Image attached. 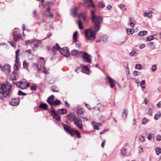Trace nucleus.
I'll return each mask as SVG.
<instances>
[{"label": "nucleus", "mask_w": 161, "mask_h": 161, "mask_svg": "<svg viewBox=\"0 0 161 161\" xmlns=\"http://www.w3.org/2000/svg\"><path fill=\"white\" fill-rule=\"evenodd\" d=\"M91 19L93 25L94 31L92 29H88L85 31L86 37L88 40H94L96 38V34L100 30L102 25L103 19L100 15H96L93 10L90 13Z\"/></svg>", "instance_id": "1"}, {"label": "nucleus", "mask_w": 161, "mask_h": 161, "mask_svg": "<svg viewBox=\"0 0 161 161\" xmlns=\"http://www.w3.org/2000/svg\"><path fill=\"white\" fill-rule=\"evenodd\" d=\"M12 85L8 82H5L0 85V99L3 100L11 94Z\"/></svg>", "instance_id": "2"}, {"label": "nucleus", "mask_w": 161, "mask_h": 161, "mask_svg": "<svg viewBox=\"0 0 161 161\" xmlns=\"http://www.w3.org/2000/svg\"><path fill=\"white\" fill-rule=\"evenodd\" d=\"M63 127L67 133L70 134L71 136H73L76 134L78 138L81 137L80 134L77 130H75L69 126L66 125H64Z\"/></svg>", "instance_id": "3"}, {"label": "nucleus", "mask_w": 161, "mask_h": 161, "mask_svg": "<svg viewBox=\"0 0 161 161\" xmlns=\"http://www.w3.org/2000/svg\"><path fill=\"white\" fill-rule=\"evenodd\" d=\"M20 52V50L18 49L15 51V61L16 63H15L14 64V70H17L19 69V66L18 63L19 62V53Z\"/></svg>", "instance_id": "4"}, {"label": "nucleus", "mask_w": 161, "mask_h": 161, "mask_svg": "<svg viewBox=\"0 0 161 161\" xmlns=\"http://www.w3.org/2000/svg\"><path fill=\"white\" fill-rule=\"evenodd\" d=\"M20 99L19 97H16L11 99L9 103L10 105L13 106H16L19 103Z\"/></svg>", "instance_id": "5"}, {"label": "nucleus", "mask_w": 161, "mask_h": 161, "mask_svg": "<svg viewBox=\"0 0 161 161\" xmlns=\"http://www.w3.org/2000/svg\"><path fill=\"white\" fill-rule=\"evenodd\" d=\"M60 52L61 54L66 57H69L70 53L67 47H64L60 49Z\"/></svg>", "instance_id": "6"}, {"label": "nucleus", "mask_w": 161, "mask_h": 161, "mask_svg": "<svg viewBox=\"0 0 161 161\" xmlns=\"http://www.w3.org/2000/svg\"><path fill=\"white\" fill-rule=\"evenodd\" d=\"M82 58L84 61L87 63H91L92 60L90 55L86 52H84L82 55Z\"/></svg>", "instance_id": "7"}, {"label": "nucleus", "mask_w": 161, "mask_h": 161, "mask_svg": "<svg viewBox=\"0 0 161 161\" xmlns=\"http://www.w3.org/2000/svg\"><path fill=\"white\" fill-rule=\"evenodd\" d=\"M50 111L51 112V115L53 118L59 121L60 120V116L58 115L53 108H52V109L50 110Z\"/></svg>", "instance_id": "8"}, {"label": "nucleus", "mask_w": 161, "mask_h": 161, "mask_svg": "<svg viewBox=\"0 0 161 161\" xmlns=\"http://www.w3.org/2000/svg\"><path fill=\"white\" fill-rule=\"evenodd\" d=\"M74 124L75 125L80 129L83 128L82 122L80 118H76L75 120Z\"/></svg>", "instance_id": "9"}, {"label": "nucleus", "mask_w": 161, "mask_h": 161, "mask_svg": "<svg viewBox=\"0 0 161 161\" xmlns=\"http://www.w3.org/2000/svg\"><path fill=\"white\" fill-rule=\"evenodd\" d=\"M41 64L42 62L39 61L36 63H33V66L35 69H38V71H40L42 68V66L44 65L43 63L42 65Z\"/></svg>", "instance_id": "10"}, {"label": "nucleus", "mask_w": 161, "mask_h": 161, "mask_svg": "<svg viewBox=\"0 0 161 161\" xmlns=\"http://www.w3.org/2000/svg\"><path fill=\"white\" fill-rule=\"evenodd\" d=\"M1 68L3 72L7 74H8L11 72V67L8 64L5 65L3 67H2Z\"/></svg>", "instance_id": "11"}, {"label": "nucleus", "mask_w": 161, "mask_h": 161, "mask_svg": "<svg viewBox=\"0 0 161 161\" xmlns=\"http://www.w3.org/2000/svg\"><path fill=\"white\" fill-rule=\"evenodd\" d=\"M83 53L82 51L78 52V51L76 50H73L71 51V54L74 56L75 57H80Z\"/></svg>", "instance_id": "12"}, {"label": "nucleus", "mask_w": 161, "mask_h": 161, "mask_svg": "<svg viewBox=\"0 0 161 161\" xmlns=\"http://www.w3.org/2000/svg\"><path fill=\"white\" fill-rule=\"evenodd\" d=\"M41 43L40 40L36 39L31 40V44H33L34 46V48L37 47L39 46L38 44H41Z\"/></svg>", "instance_id": "13"}, {"label": "nucleus", "mask_w": 161, "mask_h": 161, "mask_svg": "<svg viewBox=\"0 0 161 161\" xmlns=\"http://www.w3.org/2000/svg\"><path fill=\"white\" fill-rule=\"evenodd\" d=\"M76 113L78 115H82L84 111L83 108L81 106L78 105L76 109Z\"/></svg>", "instance_id": "14"}, {"label": "nucleus", "mask_w": 161, "mask_h": 161, "mask_svg": "<svg viewBox=\"0 0 161 161\" xmlns=\"http://www.w3.org/2000/svg\"><path fill=\"white\" fill-rule=\"evenodd\" d=\"M107 77L108 80V81L110 83V86L112 88H113L114 86L115 81L113 79L110 77L108 76H107Z\"/></svg>", "instance_id": "15"}, {"label": "nucleus", "mask_w": 161, "mask_h": 161, "mask_svg": "<svg viewBox=\"0 0 161 161\" xmlns=\"http://www.w3.org/2000/svg\"><path fill=\"white\" fill-rule=\"evenodd\" d=\"M54 95H52L49 96L47 98V102L50 105L52 104V103L54 101Z\"/></svg>", "instance_id": "16"}, {"label": "nucleus", "mask_w": 161, "mask_h": 161, "mask_svg": "<svg viewBox=\"0 0 161 161\" xmlns=\"http://www.w3.org/2000/svg\"><path fill=\"white\" fill-rule=\"evenodd\" d=\"M26 82L25 80L23 79L22 81H20L16 83V85L18 87L20 88L21 85L24 86L25 84V83Z\"/></svg>", "instance_id": "17"}, {"label": "nucleus", "mask_w": 161, "mask_h": 161, "mask_svg": "<svg viewBox=\"0 0 161 161\" xmlns=\"http://www.w3.org/2000/svg\"><path fill=\"white\" fill-rule=\"evenodd\" d=\"M17 75V73L15 70L12 73V74L10 77V79L12 80H15L16 79V76Z\"/></svg>", "instance_id": "18"}, {"label": "nucleus", "mask_w": 161, "mask_h": 161, "mask_svg": "<svg viewBox=\"0 0 161 161\" xmlns=\"http://www.w3.org/2000/svg\"><path fill=\"white\" fill-rule=\"evenodd\" d=\"M61 104V101L58 99L54 100L52 103V104L50 105L51 106H58Z\"/></svg>", "instance_id": "19"}, {"label": "nucleus", "mask_w": 161, "mask_h": 161, "mask_svg": "<svg viewBox=\"0 0 161 161\" xmlns=\"http://www.w3.org/2000/svg\"><path fill=\"white\" fill-rule=\"evenodd\" d=\"M82 71L83 73L87 74L89 71V69L87 65H83L82 67Z\"/></svg>", "instance_id": "20"}, {"label": "nucleus", "mask_w": 161, "mask_h": 161, "mask_svg": "<svg viewBox=\"0 0 161 161\" xmlns=\"http://www.w3.org/2000/svg\"><path fill=\"white\" fill-rule=\"evenodd\" d=\"M127 111V109L126 108H124L123 109L122 115V117L123 119H125L126 118L128 114Z\"/></svg>", "instance_id": "21"}, {"label": "nucleus", "mask_w": 161, "mask_h": 161, "mask_svg": "<svg viewBox=\"0 0 161 161\" xmlns=\"http://www.w3.org/2000/svg\"><path fill=\"white\" fill-rule=\"evenodd\" d=\"M68 119L69 121H74L76 117H74L73 114H70L67 116Z\"/></svg>", "instance_id": "22"}, {"label": "nucleus", "mask_w": 161, "mask_h": 161, "mask_svg": "<svg viewBox=\"0 0 161 161\" xmlns=\"http://www.w3.org/2000/svg\"><path fill=\"white\" fill-rule=\"evenodd\" d=\"M22 36L20 34L15 35H13V37L14 40L15 41H17L21 39L22 38Z\"/></svg>", "instance_id": "23"}, {"label": "nucleus", "mask_w": 161, "mask_h": 161, "mask_svg": "<svg viewBox=\"0 0 161 161\" xmlns=\"http://www.w3.org/2000/svg\"><path fill=\"white\" fill-rule=\"evenodd\" d=\"M39 107L40 108H42L44 110H46L48 108V105L47 104L44 103H42L39 106Z\"/></svg>", "instance_id": "24"}, {"label": "nucleus", "mask_w": 161, "mask_h": 161, "mask_svg": "<svg viewBox=\"0 0 161 161\" xmlns=\"http://www.w3.org/2000/svg\"><path fill=\"white\" fill-rule=\"evenodd\" d=\"M155 135V132L150 133L148 135V139L149 140H151V139H153V140L154 141Z\"/></svg>", "instance_id": "25"}, {"label": "nucleus", "mask_w": 161, "mask_h": 161, "mask_svg": "<svg viewBox=\"0 0 161 161\" xmlns=\"http://www.w3.org/2000/svg\"><path fill=\"white\" fill-rule=\"evenodd\" d=\"M58 114H63L67 113V111L64 108H62L59 109L58 111Z\"/></svg>", "instance_id": "26"}, {"label": "nucleus", "mask_w": 161, "mask_h": 161, "mask_svg": "<svg viewBox=\"0 0 161 161\" xmlns=\"http://www.w3.org/2000/svg\"><path fill=\"white\" fill-rule=\"evenodd\" d=\"M71 15L72 16L77 17V9H75L71 10Z\"/></svg>", "instance_id": "27"}, {"label": "nucleus", "mask_w": 161, "mask_h": 161, "mask_svg": "<svg viewBox=\"0 0 161 161\" xmlns=\"http://www.w3.org/2000/svg\"><path fill=\"white\" fill-rule=\"evenodd\" d=\"M147 31H141L138 33V35L139 36H143L146 35L147 33Z\"/></svg>", "instance_id": "28"}, {"label": "nucleus", "mask_w": 161, "mask_h": 161, "mask_svg": "<svg viewBox=\"0 0 161 161\" xmlns=\"http://www.w3.org/2000/svg\"><path fill=\"white\" fill-rule=\"evenodd\" d=\"M78 36V32L76 31L73 34V42H76L77 40V38Z\"/></svg>", "instance_id": "29"}, {"label": "nucleus", "mask_w": 161, "mask_h": 161, "mask_svg": "<svg viewBox=\"0 0 161 161\" xmlns=\"http://www.w3.org/2000/svg\"><path fill=\"white\" fill-rule=\"evenodd\" d=\"M126 32L127 34L128 35L132 34L134 32V29H131L128 28L126 29Z\"/></svg>", "instance_id": "30"}, {"label": "nucleus", "mask_w": 161, "mask_h": 161, "mask_svg": "<svg viewBox=\"0 0 161 161\" xmlns=\"http://www.w3.org/2000/svg\"><path fill=\"white\" fill-rule=\"evenodd\" d=\"M50 8L49 6H48V7L47 8L46 10H43L42 11V15L44 16H47V15L46 14V12L47 11L49 13H50Z\"/></svg>", "instance_id": "31"}, {"label": "nucleus", "mask_w": 161, "mask_h": 161, "mask_svg": "<svg viewBox=\"0 0 161 161\" xmlns=\"http://www.w3.org/2000/svg\"><path fill=\"white\" fill-rule=\"evenodd\" d=\"M92 125L95 130H98L99 129V128L97 124H95V122H92Z\"/></svg>", "instance_id": "32"}, {"label": "nucleus", "mask_w": 161, "mask_h": 161, "mask_svg": "<svg viewBox=\"0 0 161 161\" xmlns=\"http://www.w3.org/2000/svg\"><path fill=\"white\" fill-rule=\"evenodd\" d=\"M98 7L99 8H103L105 7V4L103 1H101L98 3Z\"/></svg>", "instance_id": "33"}, {"label": "nucleus", "mask_w": 161, "mask_h": 161, "mask_svg": "<svg viewBox=\"0 0 161 161\" xmlns=\"http://www.w3.org/2000/svg\"><path fill=\"white\" fill-rule=\"evenodd\" d=\"M146 113L150 115L152 114V110L150 108H147L146 110Z\"/></svg>", "instance_id": "34"}, {"label": "nucleus", "mask_w": 161, "mask_h": 161, "mask_svg": "<svg viewBox=\"0 0 161 161\" xmlns=\"http://www.w3.org/2000/svg\"><path fill=\"white\" fill-rule=\"evenodd\" d=\"M148 45H149L150 46L151 48L152 49H155V45L154 44V43L153 42H149Z\"/></svg>", "instance_id": "35"}, {"label": "nucleus", "mask_w": 161, "mask_h": 161, "mask_svg": "<svg viewBox=\"0 0 161 161\" xmlns=\"http://www.w3.org/2000/svg\"><path fill=\"white\" fill-rule=\"evenodd\" d=\"M155 151L157 155H159L161 153V148L159 147H157L155 149Z\"/></svg>", "instance_id": "36"}, {"label": "nucleus", "mask_w": 161, "mask_h": 161, "mask_svg": "<svg viewBox=\"0 0 161 161\" xmlns=\"http://www.w3.org/2000/svg\"><path fill=\"white\" fill-rule=\"evenodd\" d=\"M60 48V47L58 43H56L55 45V46H53L52 48V50L53 51L54 49L57 50H58Z\"/></svg>", "instance_id": "37"}, {"label": "nucleus", "mask_w": 161, "mask_h": 161, "mask_svg": "<svg viewBox=\"0 0 161 161\" xmlns=\"http://www.w3.org/2000/svg\"><path fill=\"white\" fill-rule=\"evenodd\" d=\"M29 65L28 63L25 60L23 61V67L25 69L28 68Z\"/></svg>", "instance_id": "38"}, {"label": "nucleus", "mask_w": 161, "mask_h": 161, "mask_svg": "<svg viewBox=\"0 0 161 161\" xmlns=\"http://www.w3.org/2000/svg\"><path fill=\"white\" fill-rule=\"evenodd\" d=\"M143 15L145 16L148 17L150 18L152 16V14H150V12H145L144 13Z\"/></svg>", "instance_id": "39"}, {"label": "nucleus", "mask_w": 161, "mask_h": 161, "mask_svg": "<svg viewBox=\"0 0 161 161\" xmlns=\"http://www.w3.org/2000/svg\"><path fill=\"white\" fill-rule=\"evenodd\" d=\"M126 149L125 148H122L121 150V154L124 156H125L126 155Z\"/></svg>", "instance_id": "40"}, {"label": "nucleus", "mask_w": 161, "mask_h": 161, "mask_svg": "<svg viewBox=\"0 0 161 161\" xmlns=\"http://www.w3.org/2000/svg\"><path fill=\"white\" fill-rule=\"evenodd\" d=\"M123 65L124 66H125V68L126 69H128V74H129L130 73V71L129 70V69L128 68V62H124L123 63Z\"/></svg>", "instance_id": "41"}, {"label": "nucleus", "mask_w": 161, "mask_h": 161, "mask_svg": "<svg viewBox=\"0 0 161 161\" xmlns=\"http://www.w3.org/2000/svg\"><path fill=\"white\" fill-rule=\"evenodd\" d=\"M161 115V114L160 111H158L157 113L154 116V118L157 119Z\"/></svg>", "instance_id": "42"}, {"label": "nucleus", "mask_w": 161, "mask_h": 161, "mask_svg": "<svg viewBox=\"0 0 161 161\" xmlns=\"http://www.w3.org/2000/svg\"><path fill=\"white\" fill-rule=\"evenodd\" d=\"M18 94L20 96H25L27 95L26 93L23 92L20 90L18 91Z\"/></svg>", "instance_id": "43"}, {"label": "nucleus", "mask_w": 161, "mask_h": 161, "mask_svg": "<svg viewBox=\"0 0 161 161\" xmlns=\"http://www.w3.org/2000/svg\"><path fill=\"white\" fill-rule=\"evenodd\" d=\"M157 69V66L156 64L153 65L152 67V70L153 72L155 71Z\"/></svg>", "instance_id": "44"}, {"label": "nucleus", "mask_w": 161, "mask_h": 161, "mask_svg": "<svg viewBox=\"0 0 161 161\" xmlns=\"http://www.w3.org/2000/svg\"><path fill=\"white\" fill-rule=\"evenodd\" d=\"M142 68V66L141 64H137L135 65V68L137 69L140 70Z\"/></svg>", "instance_id": "45"}, {"label": "nucleus", "mask_w": 161, "mask_h": 161, "mask_svg": "<svg viewBox=\"0 0 161 161\" xmlns=\"http://www.w3.org/2000/svg\"><path fill=\"white\" fill-rule=\"evenodd\" d=\"M141 73V72L139 71H138L136 70H134L133 71V74L134 76H136L140 74Z\"/></svg>", "instance_id": "46"}, {"label": "nucleus", "mask_w": 161, "mask_h": 161, "mask_svg": "<svg viewBox=\"0 0 161 161\" xmlns=\"http://www.w3.org/2000/svg\"><path fill=\"white\" fill-rule=\"evenodd\" d=\"M154 39V37L153 36L151 35L149 37H147L146 40L147 41H150L151 40H152Z\"/></svg>", "instance_id": "47"}, {"label": "nucleus", "mask_w": 161, "mask_h": 161, "mask_svg": "<svg viewBox=\"0 0 161 161\" xmlns=\"http://www.w3.org/2000/svg\"><path fill=\"white\" fill-rule=\"evenodd\" d=\"M136 53V51L135 50H133L130 53V55L132 57L134 56H135V54Z\"/></svg>", "instance_id": "48"}, {"label": "nucleus", "mask_w": 161, "mask_h": 161, "mask_svg": "<svg viewBox=\"0 0 161 161\" xmlns=\"http://www.w3.org/2000/svg\"><path fill=\"white\" fill-rule=\"evenodd\" d=\"M78 24L79 28L80 29H83V26H82V22L80 20H78Z\"/></svg>", "instance_id": "49"}, {"label": "nucleus", "mask_w": 161, "mask_h": 161, "mask_svg": "<svg viewBox=\"0 0 161 161\" xmlns=\"http://www.w3.org/2000/svg\"><path fill=\"white\" fill-rule=\"evenodd\" d=\"M42 68L43 69L42 70V69L40 71H41L42 72L44 73L46 75H47L46 68L44 65L42 66Z\"/></svg>", "instance_id": "50"}, {"label": "nucleus", "mask_w": 161, "mask_h": 161, "mask_svg": "<svg viewBox=\"0 0 161 161\" xmlns=\"http://www.w3.org/2000/svg\"><path fill=\"white\" fill-rule=\"evenodd\" d=\"M37 86L36 84H34L31 86V90L32 91H35L36 90Z\"/></svg>", "instance_id": "51"}, {"label": "nucleus", "mask_w": 161, "mask_h": 161, "mask_svg": "<svg viewBox=\"0 0 161 161\" xmlns=\"http://www.w3.org/2000/svg\"><path fill=\"white\" fill-rule=\"evenodd\" d=\"M147 121V119L146 118H144L142 120V125H145Z\"/></svg>", "instance_id": "52"}, {"label": "nucleus", "mask_w": 161, "mask_h": 161, "mask_svg": "<svg viewBox=\"0 0 161 161\" xmlns=\"http://www.w3.org/2000/svg\"><path fill=\"white\" fill-rule=\"evenodd\" d=\"M139 141L141 142H143L145 141V138L143 136H139Z\"/></svg>", "instance_id": "53"}, {"label": "nucleus", "mask_w": 161, "mask_h": 161, "mask_svg": "<svg viewBox=\"0 0 161 161\" xmlns=\"http://www.w3.org/2000/svg\"><path fill=\"white\" fill-rule=\"evenodd\" d=\"M101 38L103 39V41L104 42H106L107 41V37L106 36L103 35Z\"/></svg>", "instance_id": "54"}, {"label": "nucleus", "mask_w": 161, "mask_h": 161, "mask_svg": "<svg viewBox=\"0 0 161 161\" xmlns=\"http://www.w3.org/2000/svg\"><path fill=\"white\" fill-rule=\"evenodd\" d=\"M80 17L83 19L84 21H86L87 19V17L84 16L83 14H80Z\"/></svg>", "instance_id": "55"}, {"label": "nucleus", "mask_w": 161, "mask_h": 161, "mask_svg": "<svg viewBox=\"0 0 161 161\" xmlns=\"http://www.w3.org/2000/svg\"><path fill=\"white\" fill-rule=\"evenodd\" d=\"M31 40H27L25 42V44L28 45L29 44H31Z\"/></svg>", "instance_id": "56"}, {"label": "nucleus", "mask_w": 161, "mask_h": 161, "mask_svg": "<svg viewBox=\"0 0 161 161\" xmlns=\"http://www.w3.org/2000/svg\"><path fill=\"white\" fill-rule=\"evenodd\" d=\"M91 6V7L93 8H95V4L93 2H92L91 3H90Z\"/></svg>", "instance_id": "57"}, {"label": "nucleus", "mask_w": 161, "mask_h": 161, "mask_svg": "<svg viewBox=\"0 0 161 161\" xmlns=\"http://www.w3.org/2000/svg\"><path fill=\"white\" fill-rule=\"evenodd\" d=\"M85 106L87 108H88V109H91V107L90 106V105L86 103H85Z\"/></svg>", "instance_id": "58"}, {"label": "nucleus", "mask_w": 161, "mask_h": 161, "mask_svg": "<svg viewBox=\"0 0 161 161\" xmlns=\"http://www.w3.org/2000/svg\"><path fill=\"white\" fill-rule=\"evenodd\" d=\"M105 140H104L102 142L101 146L102 147H103L104 146L105 144Z\"/></svg>", "instance_id": "59"}, {"label": "nucleus", "mask_w": 161, "mask_h": 161, "mask_svg": "<svg viewBox=\"0 0 161 161\" xmlns=\"http://www.w3.org/2000/svg\"><path fill=\"white\" fill-rule=\"evenodd\" d=\"M135 24L133 22H131L130 23V25L132 27H134L135 26Z\"/></svg>", "instance_id": "60"}, {"label": "nucleus", "mask_w": 161, "mask_h": 161, "mask_svg": "<svg viewBox=\"0 0 161 161\" xmlns=\"http://www.w3.org/2000/svg\"><path fill=\"white\" fill-rule=\"evenodd\" d=\"M145 47V45L144 44H142L140 45L139 46V48L140 49H142L144 48Z\"/></svg>", "instance_id": "61"}, {"label": "nucleus", "mask_w": 161, "mask_h": 161, "mask_svg": "<svg viewBox=\"0 0 161 161\" xmlns=\"http://www.w3.org/2000/svg\"><path fill=\"white\" fill-rule=\"evenodd\" d=\"M25 52L26 53H29V54H31V50L30 49L25 50Z\"/></svg>", "instance_id": "62"}, {"label": "nucleus", "mask_w": 161, "mask_h": 161, "mask_svg": "<svg viewBox=\"0 0 161 161\" xmlns=\"http://www.w3.org/2000/svg\"><path fill=\"white\" fill-rule=\"evenodd\" d=\"M157 106L159 108L161 107V101L158 103L157 104Z\"/></svg>", "instance_id": "63"}, {"label": "nucleus", "mask_w": 161, "mask_h": 161, "mask_svg": "<svg viewBox=\"0 0 161 161\" xmlns=\"http://www.w3.org/2000/svg\"><path fill=\"white\" fill-rule=\"evenodd\" d=\"M157 139L158 140L160 141L161 140V136L158 135L157 137Z\"/></svg>", "instance_id": "64"}]
</instances>
